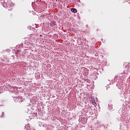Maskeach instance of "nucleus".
Returning a JSON list of instances; mask_svg holds the SVG:
<instances>
[{"mask_svg":"<svg viewBox=\"0 0 130 130\" xmlns=\"http://www.w3.org/2000/svg\"><path fill=\"white\" fill-rule=\"evenodd\" d=\"M90 102L94 106H96V105H97V104L96 103V102H95V99H94L93 98H91Z\"/></svg>","mask_w":130,"mask_h":130,"instance_id":"f257e3e1","label":"nucleus"},{"mask_svg":"<svg viewBox=\"0 0 130 130\" xmlns=\"http://www.w3.org/2000/svg\"><path fill=\"white\" fill-rule=\"evenodd\" d=\"M50 26H52L53 27H55V26H56V22H55V21H52L50 23Z\"/></svg>","mask_w":130,"mask_h":130,"instance_id":"f03ea898","label":"nucleus"},{"mask_svg":"<svg viewBox=\"0 0 130 130\" xmlns=\"http://www.w3.org/2000/svg\"><path fill=\"white\" fill-rule=\"evenodd\" d=\"M71 11H72L73 13H77V9H75V8H72L71 9Z\"/></svg>","mask_w":130,"mask_h":130,"instance_id":"7ed1b4c3","label":"nucleus"},{"mask_svg":"<svg viewBox=\"0 0 130 130\" xmlns=\"http://www.w3.org/2000/svg\"><path fill=\"white\" fill-rule=\"evenodd\" d=\"M85 122H86V121L85 120V121H84V123H85Z\"/></svg>","mask_w":130,"mask_h":130,"instance_id":"20e7f679","label":"nucleus"}]
</instances>
